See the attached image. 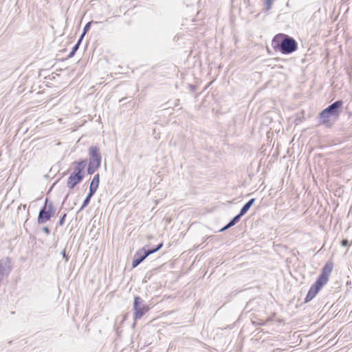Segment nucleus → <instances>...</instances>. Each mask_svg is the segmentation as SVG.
<instances>
[{
    "label": "nucleus",
    "instance_id": "f257e3e1",
    "mask_svg": "<svg viewBox=\"0 0 352 352\" xmlns=\"http://www.w3.org/2000/svg\"><path fill=\"white\" fill-rule=\"evenodd\" d=\"M274 47H278L282 54H288L296 50L298 44L296 41L287 35L277 34L272 40Z\"/></svg>",
    "mask_w": 352,
    "mask_h": 352
},
{
    "label": "nucleus",
    "instance_id": "f03ea898",
    "mask_svg": "<svg viewBox=\"0 0 352 352\" xmlns=\"http://www.w3.org/2000/svg\"><path fill=\"white\" fill-rule=\"evenodd\" d=\"M56 209L52 202H48V199L45 200V203L43 208L40 210L38 216V223L43 224L49 221L55 214Z\"/></svg>",
    "mask_w": 352,
    "mask_h": 352
},
{
    "label": "nucleus",
    "instance_id": "7ed1b4c3",
    "mask_svg": "<svg viewBox=\"0 0 352 352\" xmlns=\"http://www.w3.org/2000/svg\"><path fill=\"white\" fill-rule=\"evenodd\" d=\"M163 244L160 243L159 244L156 248L151 249V250H145L144 248H142L138 251V252L134 256V258L132 262V267H137L140 263H141L150 254L155 253V252L158 251L162 247Z\"/></svg>",
    "mask_w": 352,
    "mask_h": 352
},
{
    "label": "nucleus",
    "instance_id": "20e7f679",
    "mask_svg": "<svg viewBox=\"0 0 352 352\" xmlns=\"http://www.w3.org/2000/svg\"><path fill=\"white\" fill-rule=\"evenodd\" d=\"M148 310V307L144 303L140 297H135L133 303L134 320L140 319Z\"/></svg>",
    "mask_w": 352,
    "mask_h": 352
},
{
    "label": "nucleus",
    "instance_id": "39448f33",
    "mask_svg": "<svg viewBox=\"0 0 352 352\" xmlns=\"http://www.w3.org/2000/svg\"><path fill=\"white\" fill-rule=\"evenodd\" d=\"M89 164L100 167L101 164V155L97 146H91L89 148Z\"/></svg>",
    "mask_w": 352,
    "mask_h": 352
},
{
    "label": "nucleus",
    "instance_id": "423d86ee",
    "mask_svg": "<svg viewBox=\"0 0 352 352\" xmlns=\"http://www.w3.org/2000/svg\"><path fill=\"white\" fill-rule=\"evenodd\" d=\"M333 270V263H327L322 270V272L317 280L323 285H325L329 280V276Z\"/></svg>",
    "mask_w": 352,
    "mask_h": 352
},
{
    "label": "nucleus",
    "instance_id": "0eeeda50",
    "mask_svg": "<svg viewBox=\"0 0 352 352\" xmlns=\"http://www.w3.org/2000/svg\"><path fill=\"white\" fill-rule=\"evenodd\" d=\"M323 285V284L316 280V283L310 287L305 298V302H309L318 293V292L320 290Z\"/></svg>",
    "mask_w": 352,
    "mask_h": 352
},
{
    "label": "nucleus",
    "instance_id": "6e6552de",
    "mask_svg": "<svg viewBox=\"0 0 352 352\" xmlns=\"http://www.w3.org/2000/svg\"><path fill=\"white\" fill-rule=\"evenodd\" d=\"M343 102L342 100H337L326 109V113H329L332 116H339V109L342 107Z\"/></svg>",
    "mask_w": 352,
    "mask_h": 352
},
{
    "label": "nucleus",
    "instance_id": "1a4fd4ad",
    "mask_svg": "<svg viewBox=\"0 0 352 352\" xmlns=\"http://www.w3.org/2000/svg\"><path fill=\"white\" fill-rule=\"evenodd\" d=\"M84 175L72 173L67 180V187L70 189L74 188L83 179Z\"/></svg>",
    "mask_w": 352,
    "mask_h": 352
},
{
    "label": "nucleus",
    "instance_id": "9d476101",
    "mask_svg": "<svg viewBox=\"0 0 352 352\" xmlns=\"http://www.w3.org/2000/svg\"><path fill=\"white\" fill-rule=\"evenodd\" d=\"M10 263L9 258L0 260V274L3 275L9 272Z\"/></svg>",
    "mask_w": 352,
    "mask_h": 352
},
{
    "label": "nucleus",
    "instance_id": "9b49d317",
    "mask_svg": "<svg viewBox=\"0 0 352 352\" xmlns=\"http://www.w3.org/2000/svg\"><path fill=\"white\" fill-rule=\"evenodd\" d=\"M76 166L74 167V170L73 173L84 175L83 170L87 165L86 161H81L79 162L75 163Z\"/></svg>",
    "mask_w": 352,
    "mask_h": 352
},
{
    "label": "nucleus",
    "instance_id": "f8f14e48",
    "mask_svg": "<svg viewBox=\"0 0 352 352\" xmlns=\"http://www.w3.org/2000/svg\"><path fill=\"white\" fill-rule=\"evenodd\" d=\"M100 182V176L99 174H96L94 175L92 181L91 182L90 186H89V191L91 193H95L98 188Z\"/></svg>",
    "mask_w": 352,
    "mask_h": 352
},
{
    "label": "nucleus",
    "instance_id": "ddd939ff",
    "mask_svg": "<svg viewBox=\"0 0 352 352\" xmlns=\"http://www.w3.org/2000/svg\"><path fill=\"white\" fill-rule=\"evenodd\" d=\"M326 110L324 109L322 111V112L320 113L319 116V120L320 122L324 124H327L329 122V119L331 117H333L331 114L329 113H326Z\"/></svg>",
    "mask_w": 352,
    "mask_h": 352
},
{
    "label": "nucleus",
    "instance_id": "4468645a",
    "mask_svg": "<svg viewBox=\"0 0 352 352\" xmlns=\"http://www.w3.org/2000/svg\"><path fill=\"white\" fill-rule=\"evenodd\" d=\"M255 202V199L252 198L250 199L241 209L240 213L241 215H244L250 209V208L253 205Z\"/></svg>",
    "mask_w": 352,
    "mask_h": 352
},
{
    "label": "nucleus",
    "instance_id": "2eb2a0df",
    "mask_svg": "<svg viewBox=\"0 0 352 352\" xmlns=\"http://www.w3.org/2000/svg\"><path fill=\"white\" fill-rule=\"evenodd\" d=\"M95 193H91L90 191L89 192V194L87 195V197L85 198V199L84 200L82 204V206L80 207V210H83L89 203L90 201V199L91 198L93 197V195H94Z\"/></svg>",
    "mask_w": 352,
    "mask_h": 352
},
{
    "label": "nucleus",
    "instance_id": "dca6fc26",
    "mask_svg": "<svg viewBox=\"0 0 352 352\" xmlns=\"http://www.w3.org/2000/svg\"><path fill=\"white\" fill-rule=\"evenodd\" d=\"M98 23L99 22L98 21H89L88 22L85 26L84 27V29H83V32L82 34V35L80 36V38H81V40L82 39V38L84 37V36L85 35V34L89 31V30L90 29V27H91V23Z\"/></svg>",
    "mask_w": 352,
    "mask_h": 352
},
{
    "label": "nucleus",
    "instance_id": "f3484780",
    "mask_svg": "<svg viewBox=\"0 0 352 352\" xmlns=\"http://www.w3.org/2000/svg\"><path fill=\"white\" fill-rule=\"evenodd\" d=\"M81 41V38H79L78 43L72 47V50L69 54V58L72 57L75 54L76 52L78 50Z\"/></svg>",
    "mask_w": 352,
    "mask_h": 352
},
{
    "label": "nucleus",
    "instance_id": "a211bd4d",
    "mask_svg": "<svg viewBox=\"0 0 352 352\" xmlns=\"http://www.w3.org/2000/svg\"><path fill=\"white\" fill-rule=\"evenodd\" d=\"M273 3V0H265L264 10L268 12L271 8Z\"/></svg>",
    "mask_w": 352,
    "mask_h": 352
},
{
    "label": "nucleus",
    "instance_id": "6ab92c4d",
    "mask_svg": "<svg viewBox=\"0 0 352 352\" xmlns=\"http://www.w3.org/2000/svg\"><path fill=\"white\" fill-rule=\"evenodd\" d=\"M99 167L97 166L91 165L89 164L88 168H87V173L89 175H92L95 173V171Z\"/></svg>",
    "mask_w": 352,
    "mask_h": 352
},
{
    "label": "nucleus",
    "instance_id": "aec40b11",
    "mask_svg": "<svg viewBox=\"0 0 352 352\" xmlns=\"http://www.w3.org/2000/svg\"><path fill=\"white\" fill-rule=\"evenodd\" d=\"M236 224L235 222L233 221V220L232 219L226 226H224L223 228L221 229L220 231H225L228 229H229L230 228H231L232 226H234Z\"/></svg>",
    "mask_w": 352,
    "mask_h": 352
},
{
    "label": "nucleus",
    "instance_id": "412c9836",
    "mask_svg": "<svg viewBox=\"0 0 352 352\" xmlns=\"http://www.w3.org/2000/svg\"><path fill=\"white\" fill-rule=\"evenodd\" d=\"M65 217H66V214H64L60 219L59 220V226H63L64 223H65Z\"/></svg>",
    "mask_w": 352,
    "mask_h": 352
},
{
    "label": "nucleus",
    "instance_id": "4be33fe9",
    "mask_svg": "<svg viewBox=\"0 0 352 352\" xmlns=\"http://www.w3.org/2000/svg\"><path fill=\"white\" fill-rule=\"evenodd\" d=\"M242 216L243 215H241V213L239 212V214H237L236 216H235L232 219L233 221L235 222L236 223H237L239 221V220H240V219L241 218Z\"/></svg>",
    "mask_w": 352,
    "mask_h": 352
},
{
    "label": "nucleus",
    "instance_id": "5701e85b",
    "mask_svg": "<svg viewBox=\"0 0 352 352\" xmlns=\"http://www.w3.org/2000/svg\"><path fill=\"white\" fill-rule=\"evenodd\" d=\"M341 243H342V245L345 246V247L349 245V242L347 239H343Z\"/></svg>",
    "mask_w": 352,
    "mask_h": 352
},
{
    "label": "nucleus",
    "instance_id": "b1692460",
    "mask_svg": "<svg viewBox=\"0 0 352 352\" xmlns=\"http://www.w3.org/2000/svg\"><path fill=\"white\" fill-rule=\"evenodd\" d=\"M42 230L43 232H45L46 234H49L50 233V230L47 227H43L42 228Z\"/></svg>",
    "mask_w": 352,
    "mask_h": 352
},
{
    "label": "nucleus",
    "instance_id": "393cba45",
    "mask_svg": "<svg viewBox=\"0 0 352 352\" xmlns=\"http://www.w3.org/2000/svg\"><path fill=\"white\" fill-rule=\"evenodd\" d=\"M62 254H63V257L66 258V260H68V258L66 257V254H65V250L62 252Z\"/></svg>",
    "mask_w": 352,
    "mask_h": 352
},
{
    "label": "nucleus",
    "instance_id": "a878e982",
    "mask_svg": "<svg viewBox=\"0 0 352 352\" xmlns=\"http://www.w3.org/2000/svg\"><path fill=\"white\" fill-rule=\"evenodd\" d=\"M23 207V209H25L26 206H25V205H24Z\"/></svg>",
    "mask_w": 352,
    "mask_h": 352
}]
</instances>
